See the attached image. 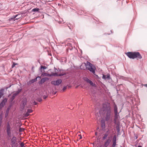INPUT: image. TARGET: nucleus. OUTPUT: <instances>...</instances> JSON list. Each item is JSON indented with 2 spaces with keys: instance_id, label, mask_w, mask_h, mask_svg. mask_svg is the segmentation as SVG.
I'll use <instances>...</instances> for the list:
<instances>
[{
  "instance_id": "obj_1",
  "label": "nucleus",
  "mask_w": 147,
  "mask_h": 147,
  "mask_svg": "<svg viewBox=\"0 0 147 147\" xmlns=\"http://www.w3.org/2000/svg\"><path fill=\"white\" fill-rule=\"evenodd\" d=\"M111 112V109L110 105L108 103L103 104L102 108L99 111L100 114L105 117L106 121H108L109 119Z\"/></svg>"
},
{
  "instance_id": "obj_2",
  "label": "nucleus",
  "mask_w": 147,
  "mask_h": 147,
  "mask_svg": "<svg viewBox=\"0 0 147 147\" xmlns=\"http://www.w3.org/2000/svg\"><path fill=\"white\" fill-rule=\"evenodd\" d=\"M126 54L130 59H134L137 58V59H141L142 58L140 54L138 52H128Z\"/></svg>"
},
{
  "instance_id": "obj_3",
  "label": "nucleus",
  "mask_w": 147,
  "mask_h": 147,
  "mask_svg": "<svg viewBox=\"0 0 147 147\" xmlns=\"http://www.w3.org/2000/svg\"><path fill=\"white\" fill-rule=\"evenodd\" d=\"M131 105L132 112V114L133 115L134 111H136V112H137L136 111L138 109V108L136 105L139 104V101L138 100L137 101L136 100V99L133 97L131 98Z\"/></svg>"
},
{
  "instance_id": "obj_4",
  "label": "nucleus",
  "mask_w": 147,
  "mask_h": 147,
  "mask_svg": "<svg viewBox=\"0 0 147 147\" xmlns=\"http://www.w3.org/2000/svg\"><path fill=\"white\" fill-rule=\"evenodd\" d=\"M85 66L87 69L89 70L90 72L93 74H94L95 73V68L94 66L89 62H87L86 63H84L82 64V65L80 66V68H82V66Z\"/></svg>"
},
{
  "instance_id": "obj_5",
  "label": "nucleus",
  "mask_w": 147,
  "mask_h": 147,
  "mask_svg": "<svg viewBox=\"0 0 147 147\" xmlns=\"http://www.w3.org/2000/svg\"><path fill=\"white\" fill-rule=\"evenodd\" d=\"M117 108L116 105L114 107V112L115 115V119H114V122L115 124V125L118 131H119V120L118 119V113L117 112Z\"/></svg>"
},
{
  "instance_id": "obj_6",
  "label": "nucleus",
  "mask_w": 147,
  "mask_h": 147,
  "mask_svg": "<svg viewBox=\"0 0 147 147\" xmlns=\"http://www.w3.org/2000/svg\"><path fill=\"white\" fill-rule=\"evenodd\" d=\"M17 138L15 136H13L11 139V145L12 147H17L18 143H17Z\"/></svg>"
},
{
  "instance_id": "obj_7",
  "label": "nucleus",
  "mask_w": 147,
  "mask_h": 147,
  "mask_svg": "<svg viewBox=\"0 0 147 147\" xmlns=\"http://www.w3.org/2000/svg\"><path fill=\"white\" fill-rule=\"evenodd\" d=\"M11 129L9 123L7 122V124L6 132L7 135L9 137L11 136Z\"/></svg>"
},
{
  "instance_id": "obj_8",
  "label": "nucleus",
  "mask_w": 147,
  "mask_h": 147,
  "mask_svg": "<svg viewBox=\"0 0 147 147\" xmlns=\"http://www.w3.org/2000/svg\"><path fill=\"white\" fill-rule=\"evenodd\" d=\"M57 71H56V70H55V73H51V74H47L46 73H44L43 74V75L45 76H48L49 77L53 76H57L58 75V73L56 72ZM62 75V74H59V76H61Z\"/></svg>"
},
{
  "instance_id": "obj_9",
  "label": "nucleus",
  "mask_w": 147,
  "mask_h": 147,
  "mask_svg": "<svg viewBox=\"0 0 147 147\" xmlns=\"http://www.w3.org/2000/svg\"><path fill=\"white\" fill-rule=\"evenodd\" d=\"M84 80L86 82L88 83L90 85L92 86H94L95 84H93L92 82L87 77H84L83 78Z\"/></svg>"
},
{
  "instance_id": "obj_10",
  "label": "nucleus",
  "mask_w": 147,
  "mask_h": 147,
  "mask_svg": "<svg viewBox=\"0 0 147 147\" xmlns=\"http://www.w3.org/2000/svg\"><path fill=\"white\" fill-rule=\"evenodd\" d=\"M62 82V80L61 79H58L56 81H53L51 82V84L55 86L59 85Z\"/></svg>"
},
{
  "instance_id": "obj_11",
  "label": "nucleus",
  "mask_w": 147,
  "mask_h": 147,
  "mask_svg": "<svg viewBox=\"0 0 147 147\" xmlns=\"http://www.w3.org/2000/svg\"><path fill=\"white\" fill-rule=\"evenodd\" d=\"M56 70V71H57L56 72H57L58 74H62V75L61 76H59V75H57V76H61L64 75L65 74V72H64V71L62 70H60L59 69H57L56 68H54V71L55 72V70Z\"/></svg>"
},
{
  "instance_id": "obj_12",
  "label": "nucleus",
  "mask_w": 147,
  "mask_h": 147,
  "mask_svg": "<svg viewBox=\"0 0 147 147\" xmlns=\"http://www.w3.org/2000/svg\"><path fill=\"white\" fill-rule=\"evenodd\" d=\"M27 100L26 98H24L22 100V103L21 105V108L22 109H23L25 106L26 104Z\"/></svg>"
},
{
  "instance_id": "obj_13",
  "label": "nucleus",
  "mask_w": 147,
  "mask_h": 147,
  "mask_svg": "<svg viewBox=\"0 0 147 147\" xmlns=\"http://www.w3.org/2000/svg\"><path fill=\"white\" fill-rule=\"evenodd\" d=\"M21 91V89H19L18 90L14 93L13 94V95L11 99V101H12L14 99L15 97Z\"/></svg>"
},
{
  "instance_id": "obj_14",
  "label": "nucleus",
  "mask_w": 147,
  "mask_h": 147,
  "mask_svg": "<svg viewBox=\"0 0 147 147\" xmlns=\"http://www.w3.org/2000/svg\"><path fill=\"white\" fill-rule=\"evenodd\" d=\"M7 101V99L6 98H4L0 104V109L2 108L5 105V103Z\"/></svg>"
},
{
  "instance_id": "obj_15",
  "label": "nucleus",
  "mask_w": 147,
  "mask_h": 147,
  "mask_svg": "<svg viewBox=\"0 0 147 147\" xmlns=\"http://www.w3.org/2000/svg\"><path fill=\"white\" fill-rule=\"evenodd\" d=\"M111 140L110 139H107L105 142L104 144V146L105 147H107L109 145Z\"/></svg>"
},
{
  "instance_id": "obj_16",
  "label": "nucleus",
  "mask_w": 147,
  "mask_h": 147,
  "mask_svg": "<svg viewBox=\"0 0 147 147\" xmlns=\"http://www.w3.org/2000/svg\"><path fill=\"white\" fill-rule=\"evenodd\" d=\"M102 78L104 80H106V79H109L110 78V75L109 74H108L106 75L103 74L102 75Z\"/></svg>"
},
{
  "instance_id": "obj_17",
  "label": "nucleus",
  "mask_w": 147,
  "mask_h": 147,
  "mask_svg": "<svg viewBox=\"0 0 147 147\" xmlns=\"http://www.w3.org/2000/svg\"><path fill=\"white\" fill-rule=\"evenodd\" d=\"M47 79H48L47 78H42L39 82V83L40 84H42L44 83L45 81H46Z\"/></svg>"
},
{
  "instance_id": "obj_18",
  "label": "nucleus",
  "mask_w": 147,
  "mask_h": 147,
  "mask_svg": "<svg viewBox=\"0 0 147 147\" xmlns=\"http://www.w3.org/2000/svg\"><path fill=\"white\" fill-rule=\"evenodd\" d=\"M40 78V77L39 76H38L36 78L34 79H32V80H31V81H30V82H31V83H34V82L36 81H37V78Z\"/></svg>"
},
{
  "instance_id": "obj_19",
  "label": "nucleus",
  "mask_w": 147,
  "mask_h": 147,
  "mask_svg": "<svg viewBox=\"0 0 147 147\" xmlns=\"http://www.w3.org/2000/svg\"><path fill=\"white\" fill-rule=\"evenodd\" d=\"M3 91L4 89H3L0 90V98H1L2 96L3 95Z\"/></svg>"
},
{
  "instance_id": "obj_20",
  "label": "nucleus",
  "mask_w": 147,
  "mask_h": 147,
  "mask_svg": "<svg viewBox=\"0 0 147 147\" xmlns=\"http://www.w3.org/2000/svg\"><path fill=\"white\" fill-rule=\"evenodd\" d=\"M9 109H10V108H8L7 109V110H6V113H5V117H7V115H8Z\"/></svg>"
},
{
  "instance_id": "obj_21",
  "label": "nucleus",
  "mask_w": 147,
  "mask_h": 147,
  "mask_svg": "<svg viewBox=\"0 0 147 147\" xmlns=\"http://www.w3.org/2000/svg\"><path fill=\"white\" fill-rule=\"evenodd\" d=\"M18 16V15H16L14 16V18H11V19H13L14 20H17L19 18H17Z\"/></svg>"
},
{
  "instance_id": "obj_22",
  "label": "nucleus",
  "mask_w": 147,
  "mask_h": 147,
  "mask_svg": "<svg viewBox=\"0 0 147 147\" xmlns=\"http://www.w3.org/2000/svg\"><path fill=\"white\" fill-rule=\"evenodd\" d=\"M20 145L21 147H25L24 143L23 142H21Z\"/></svg>"
},
{
  "instance_id": "obj_23",
  "label": "nucleus",
  "mask_w": 147,
  "mask_h": 147,
  "mask_svg": "<svg viewBox=\"0 0 147 147\" xmlns=\"http://www.w3.org/2000/svg\"><path fill=\"white\" fill-rule=\"evenodd\" d=\"M102 123V127H105V123L104 121H101Z\"/></svg>"
},
{
  "instance_id": "obj_24",
  "label": "nucleus",
  "mask_w": 147,
  "mask_h": 147,
  "mask_svg": "<svg viewBox=\"0 0 147 147\" xmlns=\"http://www.w3.org/2000/svg\"><path fill=\"white\" fill-rule=\"evenodd\" d=\"M116 136H115L113 139V142H116Z\"/></svg>"
},
{
  "instance_id": "obj_25",
  "label": "nucleus",
  "mask_w": 147,
  "mask_h": 147,
  "mask_svg": "<svg viewBox=\"0 0 147 147\" xmlns=\"http://www.w3.org/2000/svg\"><path fill=\"white\" fill-rule=\"evenodd\" d=\"M39 9L38 8H34L32 9V11H38L39 10Z\"/></svg>"
},
{
  "instance_id": "obj_26",
  "label": "nucleus",
  "mask_w": 147,
  "mask_h": 147,
  "mask_svg": "<svg viewBox=\"0 0 147 147\" xmlns=\"http://www.w3.org/2000/svg\"><path fill=\"white\" fill-rule=\"evenodd\" d=\"M42 69H46V67L45 66H40V70L41 71H42L41 70H42Z\"/></svg>"
},
{
  "instance_id": "obj_27",
  "label": "nucleus",
  "mask_w": 147,
  "mask_h": 147,
  "mask_svg": "<svg viewBox=\"0 0 147 147\" xmlns=\"http://www.w3.org/2000/svg\"><path fill=\"white\" fill-rule=\"evenodd\" d=\"M107 134H105L104 136L102 137V139L103 140H105V139L107 137Z\"/></svg>"
},
{
  "instance_id": "obj_28",
  "label": "nucleus",
  "mask_w": 147,
  "mask_h": 147,
  "mask_svg": "<svg viewBox=\"0 0 147 147\" xmlns=\"http://www.w3.org/2000/svg\"><path fill=\"white\" fill-rule=\"evenodd\" d=\"M32 110L31 109H28V110H27V112L29 113H31V112H32Z\"/></svg>"
},
{
  "instance_id": "obj_29",
  "label": "nucleus",
  "mask_w": 147,
  "mask_h": 147,
  "mask_svg": "<svg viewBox=\"0 0 147 147\" xmlns=\"http://www.w3.org/2000/svg\"><path fill=\"white\" fill-rule=\"evenodd\" d=\"M24 130V129L23 128H20L19 129V131L20 132H22Z\"/></svg>"
},
{
  "instance_id": "obj_30",
  "label": "nucleus",
  "mask_w": 147,
  "mask_h": 147,
  "mask_svg": "<svg viewBox=\"0 0 147 147\" xmlns=\"http://www.w3.org/2000/svg\"><path fill=\"white\" fill-rule=\"evenodd\" d=\"M113 142V147H115L116 144V142Z\"/></svg>"
},
{
  "instance_id": "obj_31",
  "label": "nucleus",
  "mask_w": 147,
  "mask_h": 147,
  "mask_svg": "<svg viewBox=\"0 0 147 147\" xmlns=\"http://www.w3.org/2000/svg\"><path fill=\"white\" fill-rule=\"evenodd\" d=\"M29 115V113H28L27 112L25 114V116L26 117H28Z\"/></svg>"
},
{
  "instance_id": "obj_32",
  "label": "nucleus",
  "mask_w": 147,
  "mask_h": 147,
  "mask_svg": "<svg viewBox=\"0 0 147 147\" xmlns=\"http://www.w3.org/2000/svg\"><path fill=\"white\" fill-rule=\"evenodd\" d=\"M67 88V86H64L63 87V91H64Z\"/></svg>"
},
{
  "instance_id": "obj_33",
  "label": "nucleus",
  "mask_w": 147,
  "mask_h": 147,
  "mask_svg": "<svg viewBox=\"0 0 147 147\" xmlns=\"http://www.w3.org/2000/svg\"><path fill=\"white\" fill-rule=\"evenodd\" d=\"M16 64L15 63H13V65H12V67H13L14 66H15V65H16Z\"/></svg>"
},
{
  "instance_id": "obj_34",
  "label": "nucleus",
  "mask_w": 147,
  "mask_h": 147,
  "mask_svg": "<svg viewBox=\"0 0 147 147\" xmlns=\"http://www.w3.org/2000/svg\"><path fill=\"white\" fill-rule=\"evenodd\" d=\"M2 116L1 115H0V119H1V120H2Z\"/></svg>"
},
{
  "instance_id": "obj_35",
  "label": "nucleus",
  "mask_w": 147,
  "mask_h": 147,
  "mask_svg": "<svg viewBox=\"0 0 147 147\" xmlns=\"http://www.w3.org/2000/svg\"><path fill=\"white\" fill-rule=\"evenodd\" d=\"M79 136H80L79 139H82V136L81 135H79Z\"/></svg>"
},
{
  "instance_id": "obj_36",
  "label": "nucleus",
  "mask_w": 147,
  "mask_h": 147,
  "mask_svg": "<svg viewBox=\"0 0 147 147\" xmlns=\"http://www.w3.org/2000/svg\"><path fill=\"white\" fill-rule=\"evenodd\" d=\"M47 96H44L43 98L44 99H45L46 98H47Z\"/></svg>"
},
{
  "instance_id": "obj_37",
  "label": "nucleus",
  "mask_w": 147,
  "mask_h": 147,
  "mask_svg": "<svg viewBox=\"0 0 147 147\" xmlns=\"http://www.w3.org/2000/svg\"><path fill=\"white\" fill-rule=\"evenodd\" d=\"M37 103L36 102H34V104L35 105H37Z\"/></svg>"
},
{
  "instance_id": "obj_38",
  "label": "nucleus",
  "mask_w": 147,
  "mask_h": 147,
  "mask_svg": "<svg viewBox=\"0 0 147 147\" xmlns=\"http://www.w3.org/2000/svg\"><path fill=\"white\" fill-rule=\"evenodd\" d=\"M143 85L144 86L147 87V84H144Z\"/></svg>"
},
{
  "instance_id": "obj_39",
  "label": "nucleus",
  "mask_w": 147,
  "mask_h": 147,
  "mask_svg": "<svg viewBox=\"0 0 147 147\" xmlns=\"http://www.w3.org/2000/svg\"><path fill=\"white\" fill-rule=\"evenodd\" d=\"M98 147H103V146L102 145H101L100 146Z\"/></svg>"
},
{
  "instance_id": "obj_40",
  "label": "nucleus",
  "mask_w": 147,
  "mask_h": 147,
  "mask_svg": "<svg viewBox=\"0 0 147 147\" xmlns=\"http://www.w3.org/2000/svg\"><path fill=\"white\" fill-rule=\"evenodd\" d=\"M137 138H138V137L136 136H135V138L136 139H137Z\"/></svg>"
},
{
  "instance_id": "obj_41",
  "label": "nucleus",
  "mask_w": 147,
  "mask_h": 147,
  "mask_svg": "<svg viewBox=\"0 0 147 147\" xmlns=\"http://www.w3.org/2000/svg\"><path fill=\"white\" fill-rule=\"evenodd\" d=\"M41 100H41V99H40L39 100V101L40 102V101H41Z\"/></svg>"
},
{
  "instance_id": "obj_42",
  "label": "nucleus",
  "mask_w": 147,
  "mask_h": 147,
  "mask_svg": "<svg viewBox=\"0 0 147 147\" xmlns=\"http://www.w3.org/2000/svg\"><path fill=\"white\" fill-rule=\"evenodd\" d=\"M138 147H142L141 146H138Z\"/></svg>"
},
{
  "instance_id": "obj_43",
  "label": "nucleus",
  "mask_w": 147,
  "mask_h": 147,
  "mask_svg": "<svg viewBox=\"0 0 147 147\" xmlns=\"http://www.w3.org/2000/svg\"><path fill=\"white\" fill-rule=\"evenodd\" d=\"M95 135H97V133H95Z\"/></svg>"
},
{
  "instance_id": "obj_44",
  "label": "nucleus",
  "mask_w": 147,
  "mask_h": 147,
  "mask_svg": "<svg viewBox=\"0 0 147 147\" xmlns=\"http://www.w3.org/2000/svg\"><path fill=\"white\" fill-rule=\"evenodd\" d=\"M82 69H83V68H82Z\"/></svg>"
}]
</instances>
